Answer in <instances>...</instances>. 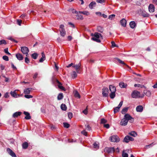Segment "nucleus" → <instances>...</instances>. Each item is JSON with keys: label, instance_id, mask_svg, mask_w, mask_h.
I'll return each instance as SVG.
<instances>
[{"label": "nucleus", "instance_id": "nucleus-42", "mask_svg": "<svg viewBox=\"0 0 157 157\" xmlns=\"http://www.w3.org/2000/svg\"><path fill=\"white\" fill-rule=\"evenodd\" d=\"M63 125L64 127L67 128H68L70 127V125L68 123H63Z\"/></svg>", "mask_w": 157, "mask_h": 157}, {"label": "nucleus", "instance_id": "nucleus-1", "mask_svg": "<svg viewBox=\"0 0 157 157\" xmlns=\"http://www.w3.org/2000/svg\"><path fill=\"white\" fill-rule=\"evenodd\" d=\"M128 121L132 123L134 122V119L129 114L127 113L124 115V118L121 120L120 124L122 126H125L127 124Z\"/></svg>", "mask_w": 157, "mask_h": 157}, {"label": "nucleus", "instance_id": "nucleus-27", "mask_svg": "<svg viewBox=\"0 0 157 157\" xmlns=\"http://www.w3.org/2000/svg\"><path fill=\"white\" fill-rule=\"evenodd\" d=\"M144 93L146 94V95L148 97L150 96L151 94V91L149 90H145L144 91Z\"/></svg>", "mask_w": 157, "mask_h": 157}, {"label": "nucleus", "instance_id": "nucleus-23", "mask_svg": "<svg viewBox=\"0 0 157 157\" xmlns=\"http://www.w3.org/2000/svg\"><path fill=\"white\" fill-rule=\"evenodd\" d=\"M96 4V3L95 2H91L89 5V8L92 9L93 8V7L95 6Z\"/></svg>", "mask_w": 157, "mask_h": 157}, {"label": "nucleus", "instance_id": "nucleus-6", "mask_svg": "<svg viewBox=\"0 0 157 157\" xmlns=\"http://www.w3.org/2000/svg\"><path fill=\"white\" fill-rule=\"evenodd\" d=\"M109 140L112 142H118L120 141V139L117 135H113L109 138Z\"/></svg>", "mask_w": 157, "mask_h": 157}, {"label": "nucleus", "instance_id": "nucleus-50", "mask_svg": "<svg viewBox=\"0 0 157 157\" xmlns=\"http://www.w3.org/2000/svg\"><path fill=\"white\" fill-rule=\"evenodd\" d=\"M115 15L114 14H112L109 16V18L111 20H112V18H114Z\"/></svg>", "mask_w": 157, "mask_h": 157}, {"label": "nucleus", "instance_id": "nucleus-29", "mask_svg": "<svg viewBox=\"0 0 157 157\" xmlns=\"http://www.w3.org/2000/svg\"><path fill=\"white\" fill-rule=\"evenodd\" d=\"M28 143L27 142H25L23 143L22 144V147L24 149H26L28 147Z\"/></svg>", "mask_w": 157, "mask_h": 157}, {"label": "nucleus", "instance_id": "nucleus-36", "mask_svg": "<svg viewBox=\"0 0 157 157\" xmlns=\"http://www.w3.org/2000/svg\"><path fill=\"white\" fill-rule=\"evenodd\" d=\"M129 134L132 136L135 137L137 136L136 133L134 131H132L129 133Z\"/></svg>", "mask_w": 157, "mask_h": 157}, {"label": "nucleus", "instance_id": "nucleus-45", "mask_svg": "<svg viewBox=\"0 0 157 157\" xmlns=\"http://www.w3.org/2000/svg\"><path fill=\"white\" fill-rule=\"evenodd\" d=\"M94 147L95 148H96V149H98L99 148V144H97L96 143H95L93 144Z\"/></svg>", "mask_w": 157, "mask_h": 157}, {"label": "nucleus", "instance_id": "nucleus-63", "mask_svg": "<svg viewBox=\"0 0 157 157\" xmlns=\"http://www.w3.org/2000/svg\"><path fill=\"white\" fill-rule=\"evenodd\" d=\"M152 2L156 5H157V0H152Z\"/></svg>", "mask_w": 157, "mask_h": 157}, {"label": "nucleus", "instance_id": "nucleus-15", "mask_svg": "<svg viewBox=\"0 0 157 157\" xmlns=\"http://www.w3.org/2000/svg\"><path fill=\"white\" fill-rule=\"evenodd\" d=\"M56 82L58 84V87L62 90L65 91V88L62 86V84L58 80H57Z\"/></svg>", "mask_w": 157, "mask_h": 157}, {"label": "nucleus", "instance_id": "nucleus-4", "mask_svg": "<svg viewBox=\"0 0 157 157\" xmlns=\"http://www.w3.org/2000/svg\"><path fill=\"white\" fill-rule=\"evenodd\" d=\"M64 26L63 25H61L59 26V31L61 36L63 37L66 34V32L64 28Z\"/></svg>", "mask_w": 157, "mask_h": 157}, {"label": "nucleus", "instance_id": "nucleus-49", "mask_svg": "<svg viewBox=\"0 0 157 157\" xmlns=\"http://www.w3.org/2000/svg\"><path fill=\"white\" fill-rule=\"evenodd\" d=\"M4 51L5 52V53H6V54H8V55H11L10 53L8 52V48H6L4 50Z\"/></svg>", "mask_w": 157, "mask_h": 157}, {"label": "nucleus", "instance_id": "nucleus-61", "mask_svg": "<svg viewBox=\"0 0 157 157\" xmlns=\"http://www.w3.org/2000/svg\"><path fill=\"white\" fill-rule=\"evenodd\" d=\"M26 16V14H22L20 16V17L21 18L23 19Z\"/></svg>", "mask_w": 157, "mask_h": 157}, {"label": "nucleus", "instance_id": "nucleus-46", "mask_svg": "<svg viewBox=\"0 0 157 157\" xmlns=\"http://www.w3.org/2000/svg\"><path fill=\"white\" fill-rule=\"evenodd\" d=\"M122 156L123 157H128V155L127 153H125L124 151L122 152Z\"/></svg>", "mask_w": 157, "mask_h": 157}, {"label": "nucleus", "instance_id": "nucleus-40", "mask_svg": "<svg viewBox=\"0 0 157 157\" xmlns=\"http://www.w3.org/2000/svg\"><path fill=\"white\" fill-rule=\"evenodd\" d=\"M6 44V41L4 40H0V45H2V44Z\"/></svg>", "mask_w": 157, "mask_h": 157}, {"label": "nucleus", "instance_id": "nucleus-26", "mask_svg": "<svg viewBox=\"0 0 157 157\" xmlns=\"http://www.w3.org/2000/svg\"><path fill=\"white\" fill-rule=\"evenodd\" d=\"M78 13H82L84 15L88 16L89 15L90 13L88 11H79Z\"/></svg>", "mask_w": 157, "mask_h": 157}, {"label": "nucleus", "instance_id": "nucleus-22", "mask_svg": "<svg viewBox=\"0 0 157 157\" xmlns=\"http://www.w3.org/2000/svg\"><path fill=\"white\" fill-rule=\"evenodd\" d=\"M129 25L131 28L133 29L136 26V23L135 21H132L130 23Z\"/></svg>", "mask_w": 157, "mask_h": 157}, {"label": "nucleus", "instance_id": "nucleus-20", "mask_svg": "<svg viewBox=\"0 0 157 157\" xmlns=\"http://www.w3.org/2000/svg\"><path fill=\"white\" fill-rule=\"evenodd\" d=\"M21 114V112H17L14 113L13 115V117L14 118H16L18 116H20Z\"/></svg>", "mask_w": 157, "mask_h": 157}, {"label": "nucleus", "instance_id": "nucleus-19", "mask_svg": "<svg viewBox=\"0 0 157 157\" xmlns=\"http://www.w3.org/2000/svg\"><path fill=\"white\" fill-rule=\"evenodd\" d=\"M17 91V90H15L13 91H11L10 94L12 97L14 98H17V94L16 92Z\"/></svg>", "mask_w": 157, "mask_h": 157}, {"label": "nucleus", "instance_id": "nucleus-5", "mask_svg": "<svg viewBox=\"0 0 157 157\" xmlns=\"http://www.w3.org/2000/svg\"><path fill=\"white\" fill-rule=\"evenodd\" d=\"M21 51L22 53L23 54L25 55L26 56H29L28 53L29 52V50L28 48L24 46L21 47Z\"/></svg>", "mask_w": 157, "mask_h": 157}, {"label": "nucleus", "instance_id": "nucleus-14", "mask_svg": "<svg viewBox=\"0 0 157 157\" xmlns=\"http://www.w3.org/2000/svg\"><path fill=\"white\" fill-rule=\"evenodd\" d=\"M120 23L122 26L124 27H126V21L125 19L123 18L121 19L120 21Z\"/></svg>", "mask_w": 157, "mask_h": 157}, {"label": "nucleus", "instance_id": "nucleus-10", "mask_svg": "<svg viewBox=\"0 0 157 157\" xmlns=\"http://www.w3.org/2000/svg\"><path fill=\"white\" fill-rule=\"evenodd\" d=\"M104 151L108 153H109L115 151L113 147H106L104 149Z\"/></svg>", "mask_w": 157, "mask_h": 157}, {"label": "nucleus", "instance_id": "nucleus-35", "mask_svg": "<svg viewBox=\"0 0 157 157\" xmlns=\"http://www.w3.org/2000/svg\"><path fill=\"white\" fill-rule=\"evenodd\" d=\"M38 54L36 53H34L32 55V58H33L34 59H36L37 56H38Z\"/></svg>", "mask_w": 157, "mask_h": 157}, {"label": "nucleus", "instance_id": "nucleus-2", "mask_svg": "<svg viewBox=\"0 0 157 157\" xmlns=\"http://www.w3.org/2000/svg\"><path fill=\"white\" fill-rule=\"evenodd\" d=\"M91 35L93 36L92 39L98 43L100 42L101 39H103L101 35L98 33H95L94 34H92Z\"/></svg>", "mask_w": 157, "mask_h": 157}, {"label": "nucleus", "instance_id": "nucleus-32", "mask_svg": "<svg viewBox=\"0 0 157 157\" xmlns=\"http://www.w3.org/2000/svg\"><path fill=\"white\" fill-rule=\"evenodd\" d=\"M153 145V143H151L150 144L148 145H146L144 147V149H147L149 148H150L151 147H152Z\"/></svg>", "mask_w": 157, "mask_h": 157}, {"label": "nucleus", "instance_id": "nucleus-34", "mask_svg": "<svg viewBox=\"0 0 157 157\" xmlns=\"http://www.w3.org/2000/svg\"><path fill=\"white\" fill-rule=\"evenodd\" d=\"M129 136H126L125 137L124 139V141L126 143H128L129 142Z\"/></svg>", "mask_w": 157, "mask_h": 157}, {"label": "nucleus", "instance_id": "nucleus-60", "mask_svg": "<svg viewBox=\"0 0 157 157\" xmlns=\"http://www.w3.org/2000/svg\"><path fill=\"white\" fill-rule=\"evenodd\" d=\"M12 67L13 69H16L17 68L15 66H14L13 64L12 63L11 64Z\"/></svg>", "mask_w": 157, "mask_h": 157}, {"label": "nucleus", "instance_id": "nucleus-11", "mask_svg": "<svg viewBox=\"0 0 157 157\" xmlns=\"http://www.w3.org/2000/svg\"><path fill=\"white\" fill-rule=\"evenodd\" d=\"M73 67H74L76 70L77 72L78 73H80L81 69V64L80 63H79L78 64L74 65Z\"/></svg>", "mask_w": 157, "mask_h": 157}, {"label": "nucleus", "instance_id": "nucleus-59", "mask_svg": "<svg viewBox=\"0 0 157 157\" xmlns=\"http://www.w3.org/2000/svg\"><path fill=\"white\" fill-rule=\"evenodd\" d=\"M104 126L107 128H108L109 127V125L108 124H105Z\"/></svg>", "mask_w": 157, "mask_h": 157}, {"label": "nucleus", "instance_id": "nucleus-38", "mask_svg": "<svg viewBox=\"0 0 157 157\" xmlns=\"http://www.w3.org/2000/svg\"><path fill=\"white\" fill-rule=\"evenodd\" d=\"M8 39L11 40L12 41L16 43H17L18 42V41L17 40H15L13 38L11 37H9L8 38Z\"/></svg>", "mask_w": 157, "mask_h": 157}, {"label": "nucleus", "instance_id": "nucleus-47", "mask_svg": "<svg viewBox=\"0 0 157 157\" xmlns=\"http://www.w3.org/2000/svg\"><path fill=\"white\" fill-rule=\"evenodd\" d=\"M2 59L6 61H8L9 60L8 57L7 56H3L2 57Z\"/></svg>", "mask_w": 157, "mask_h": 157}, {"label": "nucleus", "instance_id": "nucleus-18", "mask_svg": "<svg viewBox=\"0 0 157 157\" xmlns=\"http://www.w3.org/2000/svg\"><path fill=\"white\" fill-rule=\"evenodd\" d=\"M24 114L26 116L25 118V119L29 120L31 119V117L29 113L24 111Z\"/></svg>", "mask_w": 157, "mask_h": 157}, {"label": "nucleus", "instance_id": "nucleus-30", "mask_svg": "<svg viewBox=\"0 0 157 157\" xmlns=\"http://www.w3.org/2000/svg\"><path fill=\"white\" fill-rule=\"evenodd\" d=\"M74 96L75 98H80V96L77 91H75V92Z\"/></svg>", "mask_w": 157, "mask_h": 157}, {"label": "nucleus", "instance_id": "nucleus-44", "mask_svg": "<svg viewBox=\"0 0 157 157\" xmlns=\"http://www.w3.org/2000/svg\"><path fill=\"white\" fill-rule=\"evenodd\" d=\"M24 97L27 98H32L33 97L32 95L29 94H25Z\"/></svg>", "mask_w": 157, "mask_h": 157}, {"label": "nucleus", "instance_id": "nucleus-8", "mask_svg": "<svg viewBox=\"0 0 157 157\" xmlns=\"http://www.w3.org/2000/svg\"><path fill=\"white\" fill-rule=\"evenodd\" d=\"M8 153L12 157H17L15 153L10 148H7L6 149Z\"/></svg>", "mask_w": 157, "mask_h": 157}, {"label": "nucleus", "instance_id": "nucleus-3", "mask_svg": "<svg viewBox=\"0 0 157 157\" xmlns=\"http://www.w3.org/2000/svg\"><path fill=\"white\" fill-rule=\"evenodd\" d=\"M109 88L111 93L110 94V97L112 98H113L115 96V93L116 91V88L113 85H110L109 86Z\"/></svg>", "mask_w": 157, "mask_h": 157}, {"label": "nucleus", "instance_id": "nucleus-7", "mask_svg": "<svg viewBox=\"0 0 157 157\" xmlns=\"http://www.w3.org/2000/svg\"><path fill=\"white\" fill-rule=\"evenodd\" d=\"M132 96L133 98H137L140 97V93L136 90L134 91L132 94Z\"/></svg>", "mask_w": 157, "mask_h": 157}, {"label": "nucleus", "instance_id": "nucleus-24", "mask_svg": "<svg viewBox=\"0 0 157 157\" xmlns=\"http://www.w3.org/2000/svg\"><path fill=\"white\" fill-rule=\"evenodd\" d=\"M119 86L121 88H126L127 86V84L123 82H121L119 83Z\"/></svg>", "mask_w": 157, "mask_h": 157}, {"label": "nucleus", "instance_id": "nucleus-58", "mask_svg": "<svg viewBox=\"0 0 157 157\" xmlns=\"http://www.w3.org/2000/svg\"><path fill=\"white\" fill-rule=\"evenodd\" d=\"M104 2V0H97V2L99 3H102Z\"/></svg>", "mask_w": 157, "mask_h": 157}, {"label": "nucleus", "instance_id": "nucleus-52", "mask_svg": "<svg viewBox=\"0 0 157 157\" xmlns=\"http://www.w3.org/2000/svg\"><path fill=\"white\" fill-rule=\"evenodd\" d=\"M81 133L85 136H87V132H86L85 130L82 131Z\"/></svg>", "mask_w": 157, "mask_h": 157}, {"label": "nucleus", "instance_id": "nucleus-53", "mask_svg": "<svg viewBox=\"0 0 157 157\" xmlns=\"http://www.w3.org/2000/svg\"><path fill=\"white\" fill-rule=\"evenodd\" d=\"M17 24H18L19 25H21V23H22V21L21 20H17Z\"/></svg>", "mask_w": 157, "mask_h": 157}, {"label": "nucleus", "instance_id": "nucleus-9", "mask_svg": "<svg viewBox=\"0 0 157 157\" xmlns=\"http://www.w3.org/2000/svg\"><path fill=\"white\" fill-rule=\"evenodd\" d=\"M108 89L107 88H104L102 89V94L103 96L107 97L108 95Z\"/></svg>", "mask_w": 157, "mask_h": 157}, {"label": "nucleus", "instance_id": "nucleus-31", "mask_svg": "<svg viewBox=\"0 0 157 157\" xmlns=\"http://www.w3.org/2000/svg\"><path fill=\"white\" fill-rule=\"evenodd\" d=\"M63 98V94L62 93L59 94L57 97V99L58 100H60Z\"/></svg>", "mask_w": 157, "mask_h": 157}, {"label": "nucleus", "instance_id": "nucleus-37", "mask_svg": "<svg viewBox=\"0 0 157 157\" xmlns=\"http://www.w3.org/2000/svg\"><path fill=\"white\" fill-rule=\"evenodd\" d=\"M71 75L72 78H75L77 77V75L75 71H73Z\"/></svg>", "mask_w": 157, "mask_h": 157}, {"label": "nucleus", "instance_id": "nucleus-56", "mask_svg": "<svg viewBox=\"0 0 157 157\" xmlns=\"http://www.w3.org/2000/svg\"><path fill=\"white\" fill-rule=\"evenodd\" d=\"M4 97L6 98H7L9 97V95L8 93H6L4 95Z\"/></svg>", "mask_w": 157, "mask_h": 157}, {"label": "nucleus", "instance_id": "nucleus-51", "mask_svg": "<svg viewBox=\"0 0 157 157\" xmlns=\"http://www.w3.org/2000/svg\"><path fill=\"white\" fill-rule=\"evenodd\" d=\"M106 122H107L106 120L104 118L102 119L101 120V123L104 124V123H106Z\"/></svg>", "mask_w": 157, "mask_h": 157}, {"label": "nucleus", "instance_id": "nucleus-41", "mask_svg": "<svg viewBox=\"0 0 157 157\" xmlns=\"http://www.w3.org/2000/svg\"><path fill=\"white\" fill-rule=\"evenodd\" d=\"M134 86L135 87H140L141 88H142L144 87V85H141L140 84H135Z\"/></svg>", "mask_w": 157, "mask_h": 157}, {"label": "nucleus", "instance_id": "nucleus-39", "mask_svg": "<svg viewBox=\"0 0 157 157\" xmlns=\"http://www.w3.org/2000/svg\"><path fill=\"white\" fill-rule=\"evenodd\" d=\"M77 19L78 20H82L83 19V18L82 15H79L78 14V15L77 16Z\"/></svg>", "mask_w": 157, "mask_h": 157}, {"label": "nucleus", "instance_id": "nucleus-48", "mask_svg": "<svg viewBox=\"0 0 157 157\" xmlns=\"http://www.w3.org/2000/svg\"><path fill=\"white\" fill-rule=\"evenodd\" d=\"M28 56H26L25 58V62L27 63H29L30 62V61L29 59L28 58Z\"/></svg>", "mask_w": 157, "mask_h": 157}, {"label": "nucleus", "instance_id": "nucleus-21", "mask_svg": "<svg viewBox=\"0 0 157 157\" xmlns=\"http://www.w3.org/2000/svg\"><path fill=\"white\" fill-rule=\"evenodd\" d=\"M42 57L40 59L39 62H42L45 59V55L44 52H42L41 53Z\"/></svg>", "mask_w": 157, "mask_h": 157}, {"label": "nucleus", "instance_id": "nucleus-25", "mask_svg": "<svg viewBox=\"0 0 157 157\" xmlns=\"http://www.w3.org/2000/svg\"><path fill=\"white\" fill-rule=\"evenodd\" d=\"M31 90V88H27L25 89L24 91V93L25 94H29Z\"/></svg>", "mask_w": 157, "mask_h": 157}, {"label": "nucleus", "instance_id": "nucleus-62", "mask_svg": "<svg viewBox=\"0 0 157 157\" xmlns=\"http://www.w3.org/2000/svg\"><path fill=\"white\" fill-rule=\"evenodd\" d=\"M68 40L69 41L71 40L72 39V37L70 36H68L67 37Z\"/></svg>", "mask_w": 157, "mask_h": 157}, {"label": "nucleus", "instance_id": "nucleus-12", "mask_svg": "<svg viewBox=\"0 0 157 157\" xmlns=\"http://www.w3.org/2000/svg\"><path fill=\"white\" fill-rule=\"evenodd\" d=\"M123 104V101H121L120 102L118 106L115 107L114 109V113H116L119 111L120 108L121 107Z\"/></svg>", "mask_w": 157, "mask_h": 157}, {"label": "nucleus", "instance_id": "nucleus-55", "mask_svg": "<svg viewBox=\"0 0 157 157\" xmlns=\"http://www.w3.org/2000/svg\"><path fill=\"white\" fill-rule=\"evenodd\" d=\"M112 46L113 47H114L116 46L115 42L113 41L111 42Z\"/></svg>", "mask_w": 157, "mask_h": 157}, {"label": "nucleus", "instance_id": "nucleus-28", "mask_svg": "<svg viewBox=\"0 0 157 157\" xmlns=\"http://www.w3.org/2000/svg\"><path fill=\"white\" fill-rule=\"evenodd\" d=\"M61 109L64 111H65L67 109V107L65 104H62L61 105Z\"/></svg>", "mask_w": 157, "mask_h": 157}, {"label": "nucleus", "instance_id": "nucleus-33", "mask_svg": "<svg viewBox=\"0 0 157 157\" xmlns=\"http://www.w3.org/2000/svg\"><path fill=\"white\" fill-rule=\"evenodd\" d=\"M128 107H126L123 108L121 111L122 113L123 114L127 112L128 110Z\"/></svg>", "mask_w": 157, "mask_h": 157}, {"label": "nucleus", "instance_id": "nucleus-16", "mask_svg": "<svg viewBox=\"0 0 157 157\" xmlns=\"http://www.w3.org/2000/svg\"><path fill=\"white\" fill-rule=\"evenodd\" d=\"M149 10L150 12H153L155 11V7L152 4H150L148 7Z\"/></svg>", "mask_w": 157, "mask_h": 157}, {"label": "nucleus", "instance_id": "nucleus-64", "mask_svg": "<svg viewBox=\"0 0 157 157\" xmlns=\"http://www.w3.org/2000/svg\"><path fill=\"white\" fill-rule=\"evenodd\" d=\"M154 88H157V82L152 86Z\"/></svg>", "mask_w": 157, "mask_h": 157}, {"label": "nucleus", "instance_id": "nucleus-57", "mask_svg": "<svg viewBox=\"0 0 157 157\" xmlns=\"http://www.w3.org/2000/svg\"><path fill=\"white\" fill-rule=\"evenodd\" d=\"M82 112L83 113H84V114H87V108H86L83 111H82Z\"/></svg>", "mask_w": 157, "mask_h": 157}, {"label": "nucleus", "instance_id": "nucleus-17", "mask_svg": "<svg viewBox=\"0 0 157 157\" xmlns=\"http://www.w3.org/2000/svg\"><path fill=\"white\" fill-rule=\"evenodd\" d=\"M136 109L137 112H141L143 111V107L142 105H138L136 107Z\"/></svg>", "mask_w": 157, "mask_h": 157}, {"label": "nucleus", "instance_id": "nucleus-13", "mask_svg": "<svg viewBox=\"0 0 157 157\" xmlns=\"http://www.w3.org/2000/svg\"><path fill=\"white\" fill-rule=\"evenodd\" d=\"M16 56L17 59L19 60H22L24 58L22 55L20 53H17L16 54Z\"/></svg>", "mask_w": 157, "mask_h": 157}, {"label": "nucleus", "instance_id": "nucleus-43", "mask_svg": "<svg viewBox=\"0 0 157 157\" xmlns=\"http://www.w3.org/2000/svg\"><path fill=\"white\" fill-rule=\"evenodd\" d=\"M68 118L70 119H71L73 116V114L71 112H69L68 113Z\"/></svg>", "mask_w": 157, "mask_h": 157}, {"label": "nucleus", "instance_id": "nucleus-54", "mask_svg": "<svg viewBox=\"0 0 157 157\" xmlns=\"http://www.w3.org/2000/svg\"><path fill=\"white\" fill-rule=\"evenodd\" d=\"M118 61L119 63H120L122 64L126 65L125 63L123 61H122V60H121L120 59H118Z\"/></svg>", "mask_w": 157, "mask_h": 157}]
</instances>
